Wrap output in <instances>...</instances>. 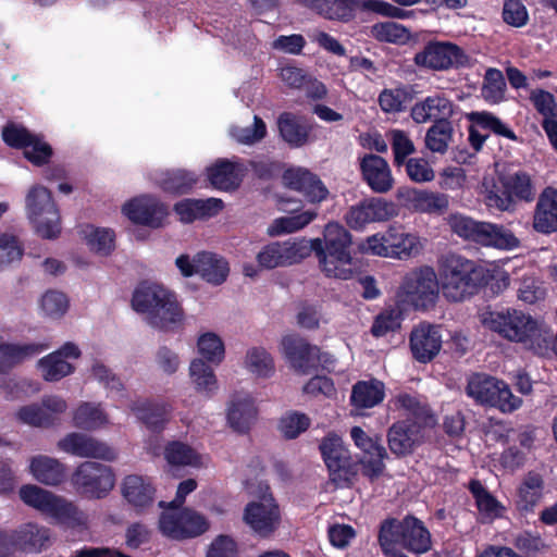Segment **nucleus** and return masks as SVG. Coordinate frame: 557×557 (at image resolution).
<instances>
[{
	"label": "nucleus",
	"instance_id": "19",
	"mask_svg": "<svg viewBox=\"0 0 557 557\" xmlns=\"http://www.w3.org/2000/svg\"><path fill=\"white\" fill-rule=\"evenodd\" d=\"M418 65L433 70H446L451 66L465 65L467 55L456 45L450 42L431 41L414 57Z\"/></svg>",
	"mask_w": 557,
	"mask_h": 557
},
{
	"label": "nucleus",
	"instance_id": "58",
	"mask_svg": "<svg viewBox=\"0 0 557 557\" xmlns=\"http://www.w3.org/2000/svg\"><path fill=\"white\" fill-rule=\"evenodd\" d=\"M388 138L394 152V164L396 166L404 165L405 161H407V157L412 154L416 150L412 140L400 129L389 131Z\"/></svg>",
	"mask_w": 557,
	"mask_h": 557
},
{
	"label": "nucleus",
	"instance_id": "10",
	"mask_svg": "<svg viewBox=\"0 0 557 557\" xmlns=\"http://www.w3.org/2000/svg\"><path fill=\"white\" fill-rule=\"evenodd\" d=\"M466 393L478 404L496 407L502 412H512L522 404L521 398L515 396L504 381L481 373L468 380Z\"/></svg>",
	"mask_w": 557,
	"mask_h": 557
},
{
	"label": "nucleus",
	"instance_id": "18",
	"mask_svg": "<svg viewBox=\"0 0 557 557\" xmlns=\"http://www.w3.org/2000/svg\"><path fill=\"white\" fill-rule=\"evenodd\" d=\"M58 448L81 458H94L104 461L116 459V451L107 443L83 433L72 432L58 442Z\"/></svg>",
	"mask_w": 557,
	"mask_h": 557
},
{
	"label": "nucleus",
	"instance_id": "1",
	"mask_svg": "<svg viewBox=\"0 0 557 557\" xmlns=\"http://www.w3.org/2000/svg\"><path fill=\"white\" fill-rule=\"evenodd\" d=\"M323 235L324 239L309 243H270L259 251L257 261L263 269H274L298 263L313 251L327 277L348 280V231L338 223H329Z\"/></svg>",
	"mask_w": 557,
	"mask_h": 557
},
{
	"label": "nucleus",
	"instance_id": "9",
	"mask_svg": "<svg viewBox=\"0 0 557 557\" xmlns=\"http://www.w3.org/2000/svg\"><path fill=\"white\" fill-rule=\"evenodd\" d=\"M451 231L460 237L471 239L484 246L511 249L519 246V239L508 230L487 222H478L463 215L449 218Z\"/></svg>",
	"mask_w": 557,
	"mask_h": 557
},
{
	"label": "nucleus",
	"instance_id": "37",
	"mask_svg": "<svg viewBox=\"0 0 557 557\" xmlns=\"http://www.w3.org/2000/svg\"><path fill=\"white\" fill-rule=\"evenodd\" d=\"M65 466L55 458L38 455L30 458L29 471L45 485H59L65 480Z\"/></svg>",
	"mask_w": 557,
	"mask_h": 557
},
{
	"label": "nucleus",
	"instance_id": "20",
	"mask_svg": "<svg viewBox=\"0 0 557 557\" xmlns=\"http://www.w3.org/2000/svg\"><path fill=\"white\" fill-rule=\"evenodd\" d=\"M79 357L78 346L72 342H66L58 350L40 358L37 361V368L45 381L58 382L75 371V367L67 360L78 359Z\"/></svg>",
	"mask_w": 557,
	"mask_h": 557
},
{
	"label": "nucleus",
	"instance_id": "14",
	"mask_svg": "<svg viewBox=\"0 0 557 557\" xmlns=\"http://www.w3.org/2000/svg\"><path fill=\"white\" fill-rule=\"evenodd\" d=\"M283 351L292 367L298 372L309 374L320 364L331 370L326 354H321L319 347L310 345L306 339L296 335H286L282 339Z\"/></svg>",
	"mask_w": 557,
	"mask_h": 557
},
{
	"label": "nucleus",
	"instance_id": "56",
	"mask_svg": "<svg viewBox=\"0 0 557 557\" xmlns=\"http://www.w3.org/2000/svg\"><path fill=\"white\" fill-rule=\"evenodd\" d=\"M16 418L25 424L39 428L52 426L57 421L55 417L37 404L21 407L16 412Z\"/></svg>",
	"mask_w": 557,
	"mask_h": 557
},
{
	"label": "nucleus",
	"instance_id": "21",
	"mask_svg": "<svg viewBox=\"0 0 557 557\" xmlns=\"http://www.w3.org/2000/svg\"><path fill=\"white\" fill-rule=\"evenodd\" d=\"M123 213L135 224L157 228L169 214L168 207L156 197H136L123 206Z\"/></svg>",
	"mask_w": 557,
	"mask_h": 557
},
{
	"label": "nucleus",
	"instance_id": "5",
	"mask_svg": "<svg viewBox=\"0 0 557 557\" xmlns=\"http://www.w3.org/2000/svg\"><path fill=\"white\" fill-rule=\"evenodd\" d=\"M21 500L52 519L55 523L71 529L86 527L87 516L74 503L34 484H25L18 491Z\"/></svg>",
	"mask_w": 557,
	"mask_h": 557
},
{
	"label": "nucleus",
	"instance_id": "2",
	"mask_svg": "<svg viewBox=\"0 0 557 557\" xmlns=\"http://www.w3.org/2000/svg\"><path fill=\"white\" fill-rule=\"evenodd\" d=\"M438 281L443 296L451 302L475 295L488 281V271L460 255L446 253L438 259Z\"/></svg>",
	"mask_w": 557,
	"mask_h": 557
},
{
	"label": "nucleus",
	"instance_id": "4",
	"mask_svg": "<svg viewBox=\"0 0 557 557\" xmlns=\"http://www.w3.org/2000/svg\"><path fill=\"white\" fill-rule=\"evenodd\" d=\"M481 323L503 337L523 343L535 354L543 355L549 345L550 335L529 314L518 310L504 312L483 311Z\"/></svg>",
	"mask_w": 557,
	"mask_h": 557
},
{
	"label": "nucleus",
	"instance_id": "46",
	"mask_svg": "<svg viewBox=\"0 0 557 557\" xmlns=\"http://www.w3.org/2000/svg\"><path fill=\"white\" fill-rule=\"evenodd\" d=\"M329 20H348V0H294Z\"/></svg>",
	"mask_w": 557,
	"mask_h": 557
},
{
	"label": "nucleus",
	"instance_id": "12",
	"mask_svg": "<svg viewBox=\"0 0 557 557\" xmlns=\"http://www.w3.org/2000/svg\"><path fill=\"white\" fill-rule=\"evenodd\" d=\"M178 511H163L159 518L160 532L172 540L194 539L209 530L208 519L188 507H181Z\"/></svg>",
	"mask_w": 557,
	"mask_h": 557
},
{
	"label": "nucleus",
	"instance_id": "42",
	"mask_svg": "<svg viewBox=\"0 0 557 557\" xmlns=\"http://www.w3.org/2000/svg\"><path fill=\"white\" fill-rule=\"evenodd\" d=\"M499 181L508 189L510 197L520 200L531 201L535 193L529 174L522 171L499 172Z\"/></svg>",
	"mask_w": 557,
	"mask_h": 557
},
{
	"label": "nucleus",
	"instance_id": "30",
	"mask_svg": "<svg viewBox=\"0 0 557 557\" xmlns=\"http://www.w3.org/2000/svg\"><path fill=\"white\" fill-rule=\"evenodd\" d=\"M533 228L541 234L557 232V189L546 187L539 196L533 214Z\"/></svg>",
	"mask_w": 557,
	"mask_h": 557
},
{
	"label": "nucleus",
	"instance_id": "17",
	"mask_svg": "<svg viewBox=\"0 0 557 557\" xmlns=\"http://www.w3.org/2000/svg\"><path fill=\"white\" fill-rule=\"evenodd\" d=\"M350 437L359 450L355 456L363 473L370 478L380 475L385 467L384 459L387 457L380 437H371L360 426L350 430Z\"/></svg>",
	"mask_w": 557,
	"mask_h": 557
},
{
	"label": "nucleus",
	"instance_id": "36",
	"mask_svg": "<svg viewBox=\"0 0 557 557\" xmlns=\"http://www.w3.org/2000/svg\"><path fill=\"white\" fill-rule=\"evenodd\" d=\"M453 103L442 95H434L417 102L411 109V117L416 123H426L434 120V123L453 115Z\"/></svg>",
	"mask_w": 557,
	"mask_h": 557
},
{
	"label": "nucleus",
	"instance_id": "39",
	"mask_svg": "<svg viewBox=\"0 0 557 557\" xmlns=\"http://www.w3.org/2000/svg\"><path fill=\"white\" fill-rule=\"evenodd\" d=\"M136 417L152 432H160L166 422V406L151 400H137L131 405Z\"/></svg>",
	"mask_w": 557,
	"mask_h": 557
},
{
	"label": "nucleus",
	"instance_id": "48",
	"mask_svg": "<svg viewBox=\"0 0 557 557\" xmlns=\"http://www.w3.org/2000/svg\"><path fill=\"white\" fill-rule=\"evenodd\" d=\"M394 401L397 407L409 411L410 417L408 419H410L411 422L422 423L423 425L436 424V420L430 408L421 404L416 397L401 393L395 397Z\"/></svg>",
	"mask_w": 557,
	"mask_h": 557
},
{
	"label": "nucleus",
	"instance_id": "25",
	"mask_svg": "<svg viewBox=\"0 0 557 557\" xmlns=\"http://www.w3.org/2000/svg\"><path fill=\"white\" fill-rule=\"evenodd\" d=\"M398 214L394 202L383 198H368L350 208V227L361 228L371 222H384Z\"/></svg>",
	"mask_w": 557,
	"mask_h": 557
},
{
	"label": "nucleus",
	"instance_id": "54",
	"mask_svg": "<svg viewBox=\"0 0 557 557\" xmlns=\"http://www.w3.org/2000/svg\"><path fill=\"white\" fill-rule=\"evenodd\" d=\"M164 457L173 466H196L199 462V456L187 444L178 441L169 443L164 448Z\"/></svg>",
	"mask_w": 557,
	"mask_h": 557
},
{
	"label": "nucleus",
	"instance_id": "3",
	"mask_svg": "<svg viewBox=\"0 0 557 557\" xmlns=\"http://www.w3.org/2000/svg\"><path fill=\"white\" fill-rule=\"evenodd\" d=\"M132 308L147 314V322L160 331H175L184 320L176 295L157 283L141 282L133 292Z\"/></svg>",
	"mask_w": 557,
	"mask_h": 557
},
{
	"label": "nucleus",
	"instance_id": "63",
	"mask_svg": "<svg viewBox=\"0 0 557 557\" xmlns=\"http://www.w3.org/2000/svg\"><path fill=\"white\" fill-rule=\"evenodd\" d=\"M372 34L376 39L389 42H401L409 37L407 29L395 22H385L373 25Z\"/></svg>",
	"mask_w": 557,
	"mask_h": 557
},
{
	"label": "nucleus",
	"instance_id": "8",
	"mask_svg": "<svg viewBox=\"0 0 557 557\" xmlns=\"http://www.w3.org/2000/svg\"><path fill=\"white\" fill-rule=\"evenodd\" d=\"M27 215L36 233L45 239H55L61 233V215L51 191L44 186H34L26 196Z\"/></svg>",
	"mask_w": 557,
	"mask_h": 557
},
{
	"label": "nucleus",
	"instance_id": "7",
	"mask_svg": "<svg viewBox=\"0 0 557 557\" xmlns=\"http://www.w3.org/2000/svg\"><path fill=\"white\" fill-rule=\"evenodd\" d=\"M379 544L381 547L400 545L401 547L422 554L431 548V534L419 519L407 516L403 521L395 518L385 519L380 527Z\"/></svg>",
	"mask_w": 557,
	"mask_h": 557
},
{
	"label": "nucleus",
	"instance_id": "40",
	"mask_svg": "<svg viewBox=\"0 0 557 557\" xmlns=\"http://www.w3.org/2000/svg\"><path fill=\"white\" fill-rule=\"evenodd\" d=\"M484 189V201L488 208L499 211H509L513 209L515 202L509 191L499 181V172L496 176H485L482 182Z\"/></svg>",
	"mask_w": 557,
	"mask_h": 557
},
{
	"label": "nucleus",
	"instance_id": "26",
	"mask_svg": "<svg viewBox=\"0 0 557 557\" xmlns=\"http://www.w3.org/2000/svg\"><path fill=\"white\" fill-rule=\"evenodd\" d=\"M413 358L422 363L432 361L442 348V336L438 326L421 323L416 326L409 338Z\"/></svg>",
	"mask_w": 557,
	"mask_h": 557
},
{
	"label": "nucleus",
	"instance_id": "60",
	"mask_svg": "<svg viewBox=\"0 0 557 557\" xmlns=\"http://www.w3.org/2000/svg\"><path fill=\"white\" fill-rule=\"evenodd\" d=\"M40 308L47 317L61 318L69 309V299L58 290L46 292L40 300Z\"/></svg>",
	"mask_w": 557,
	"mask_h": 557
},
{
	"label": "nucleus",
	"instance_id": "13",
	"mask_svg": "<svg viewBox=\"0 0 557 557\" xmlns=\"http://www.w3.org/2000/svg\"><path fill=\"white\" fill-rule=\"evenodd\" d=\"M71 480L81 495L88 498H102L113 488L115 475L106 465L84 461L76 468Z\"/></svg>",
	"mask_w": 557,
	"mask_h": 557
},
{
	"label": "nucleus",
	"instance_id": "23",
	"mask_svg": "<svg viewBox=\"0 0 557 557\" xmlns=\"http://www.w3.org/2000/svg\"><path fill=\"white\" fill-rule=\"evenodd\" d=\"M362 180L375 194H387L395 186V178L388 162L381 156L367 153L360 159Z\"/></svg>",
	"mask_w": 557,
	"mask_h": 557
},
{
	"label": "nucleus",
	"instance_id": "57",
	"mask_svg": "<svg viewBox=\"0 0 557 557\" xmlns=\"http://www.w3.org/2000/svg\"><path fill=\"white\" fill-rule=\"evenodd\" d=\"M34 133L29 132L25 126L9 122L7 123L1 133L3 143L10 148L23 150L32 144L30 139Z\"/></svg>",
	"mask_w": 557,
	"mask_h": 557
},
{
	"label": "nucleus",
	"instance_id": "33",
	"mask_svg": "<svg viewBox=\"0 0 557 557\" xmlns=\"http://www.w3.org/2000/svg\"><path fill=\"white\" fill-rule=\"evenodd\" d=\"M15 549L40 553L49 546L50 530L35 523H26L12 531Z\"/></svg>",
	"mask_w": 557,
	"mask_h": 557
},
{
	"label": "nucleus",
	"instance_id": "24",
	"mask_svg": "<svg viewBox=\"0 0 557 557\" xmlns=\"http://www.w3.org/2000/svg\"><path fill=\"white\" fill-rule=\"evenodd\" d=\"M282 178L288 188L301 193L312 203L321 202L329 195L327 188L319 176L305 168L287 169Z\"/></svg>",
	"mask_w": 557,
	"mask_h": 557
},
{
	"label": "nucleus",
	"instance_id": "50",
	"mask_svg": "<svg viewBox=\"0 0 557 557\" xmlns=\"http://www.w3.org/2000/svg\"><path fill=\"white\" fill-rule=\"evenodd\" d=\"M506 82L503 73L497 69H487L481 89L482 97L491 103H498L504 100Z\"/></svg>",
	"mask_w": 557,
	"mask_h": 557
},
{
	"label": "nucleus",
	"instance_id": "52",
	"mask_svg": "<svg viewBox=\"0 0 557 557\" xmlns=\"http://www.w3.org/2000/svg\"><path fill=\"white\" fill-rule=\"evenodd\" d=\"M32 144L23 149V157L34 166L48 165L53 157V149L50 144L44 140L41 135L35 134Z\"/></svg>",
	"mask_w": 557,
	"mask_h": 557
},
{
	"label": "nucleus",
	"instance_id": "43",
	"mask_svg": "<svg viewBox=\"0 0 557 557\" xmlns=\"http://www.w3.org/2000/svg\"><path fill=\"white\" fill-rule=\"evenodd\" d=\"M197 177L193 172L186 170H168L159 180L161 189L173 195L188 194L196 184Z\"/></svg>",
	"mask_w": 557,
	"mask_h": 557
},
{
	"label": "nucleus",
	"instance_id": "31",
	"mask_svg": "<svg viewBox=\"0 0 557 557\" xmlns=\"http://www.w3.org/2000/svg\"><path fill=\"white\" fill-rule=\"evenodd\" d=\"M384 397L385 386L383 382L376 379L357 382L350 394V403L355 406V409L350 410V416L362 417V409L380 405Z\"/></svg>",
	"mask_w": 557,
	"mask_h": 557
},
{
	"label": "nucleus",
	"instance_id": "28",
	"mask_svg": "<svg viewBox=\"0 0 557 557\" xmlns=\"http://www.w3.org/2000/svg\"><path fill=\"white\" fill-rule=\"evenodd\" d=\"M277 128L283 140L292 148H300L311 140L313 123L301 115L283 112L277 117Z\"/></svg>",
	"mask_w": 557,
	"mask_h": 557
},
{
	"label": "nucleus",
	"instance_id": "6",
	"mask_svg": "<svg viewBox=\"0 0 557 557\" xmlns=\"http://www.w3.org/2000/svg\"><path fill=\"white\" fill-rule=\"evenodd\" d=\"M421 246L419 238L405 231L399 224H392L384 233L369 236L356 244L362 255L405 260L417 256Z\"/></svg>",
	"mask_w": 557,
	"mask_h": 557
},
{
	"label": "nucleus",
	"instance_id": "27",
	"mask_svg": "<svg viewBox=\"0 0 557 557\" xmlns=\"http://www.w3.org/2000/svg\"><path fill=\"white\" fill-rule=\"evenodd\" d=\"M246 171L247 168L238 161L218 159L206 169V174L215 189L233 191L240 186Z\"/></svg>",
	"mask_w": 557,
	"mask_h": 557
},
{
	"label": "nucleus",
	"instance_id": "47",
	"mask_svg": "<svg viewBox=\"0 0 557 557\" xmlns=\"http://www.w3.org/2000/svg\"><path fill=\"white\" fill-rule=\"evenodd\" d=\"M453 125L446 120L442 119L435 122L425 134V146L432 152L445 153L453 137Z\"/></svg>",
	"mask_w": 557,
	"mask_h": 557
},
{
	"label": "nucleus",
	"instance_id": "55",
	"mask_svg": "<svg viewBox=\"0 0 557 557\" xmlns=\"http://www.w3.org/2000/svg\"><path fill=\"white\" fill-rule=\"evenodd\" d=\"M198 351L209 362L219 364L224 359V344L222 339L212 332L202 334L198 338Z\"/></svg>",
	"mask_w": 557,
	"mask_h": 557
},
{
	"label": "nucleus",
	"instance_id": "45",
	"mask_svg": "<svg viewBox=\"0 0 557 557\" xmlns=\"http://www.w3.org/2000/svg\"><path fill=\"white\" fill-rule=\"evenodd\" d=\"M543 479L539 473L529 472L519 487L517 502L521 511L531 510L542 497Z\"/></svg>",
	"mask_w": 557,
	"mask_h": 557
},
{
	"label": "nucleus",
	"instance_id": "32",
	"mask_svg": "<svg viewBox=\"0 0 557 557\" xmlns=\"http://www.w3.org/2000/svg\"><path fill=\"white\" fill-rule=\"evenodd\" d=\"M255 399L249 394L236 393L233 395L227 409L230 426L238 433H247L257 418Z\"/></svg>",
	"mask_w": 557,
	"mask_h": 557
},
{
	"label": "nucleus",
	"instance_id": "53",
	"mask_svg": "<svg viewBox=\"0 0 557 557\" xmlns=\"http://www.w3.org/2000/svg\"><path fill=\"white\" fill-rule=\"evenodd\" d=\"M246 367L258 376L269 377L274 372V362L271 355L260 347H253L247 351Z\"/></svg>",
	"mask_w": 557,
	"mask_h": 557
},
{
	"label": "nucleus",
	"instance_id": "41",
	"mask_svg": "<svg viewBox=\"0 0 557 557\" xmlns=\"http://www.w3.org/2000/svg\"><path fill=\"white\" fill-rule=\"evenodd\" d=\"M81 234L92 251L99 255L108 256L115 247V233L111 228L95 227L87 224L82 227Z\"/></svg>",
	"mask_w": 557,
	"mask_h": 557
},
{
	"label": "nucleus",
	"instance_id": "22",
	"mask_svg": "<svg viewBox=\"0 0 557 557\" xmlns=\"http://www.w3.org/2000/svg\"><path fill=\"white\" fill-rule=\"evenodd\" d=\"M343 438L331 433L325 436L319 448L330 472L331 481L339 487L348 485V457L344 456Z\"/></svg>",
	"mask_w": 557,
	"mask_h": 557
},
{
	"label": "nucleus",
	"instance_id": "44",
	"mask_svg": "<svg viewBox=\"0 0 557 557\" xmlns=\"http://www.w3.org/2000/svg\"><path fill=\"white\" fill-rule=\"evenodd\" d=\"M189 375L197 392L211 396L218 389V380L214 371L202 359H194L191 361Z\"/></svg>",
	"mask_w": 557,
	"mask_h": 557
},
{
	"label": "nucleus",
	"instance_id": "49",
	"mask_svg": "<svg viewBox=\"0 0 557 557\" xmlns=\"http://www.w3.org/2000/svg\"><path fill=\"white\" fill-rule=\"evenodd\" d=\"M317 216V211L307 210L290 216L277 218L268 228L270 236L294 233L307 226Z\"/></svg>",
	"mask_w": 557,
	"mask_h": 557
},
{
	"label": "nucleus",
	"instance_id": "64",
	"mask_svg": "<svg viewBox=\"0 0 557 557\" xmlns=\"http://www.w3.org/2000/svg\"><path fill=\"white\" fill-rule=\"evenodd\" d=\"M236 541L227 534L218 535L209 545L206 557H237Z\"/></svg>",
	"mask_w": 557,
	"mask_h": 557
},
{
	"label": "nucleus",
	"instance_id": "61",
	"mask_svg": "<svg viewBox=\"0 0 557 557\" xmlns=\"http://www.w3.org/2000/svg\"><path fill=\"white\" fill-rule=\"evenodd\" d=\"M401 312L398 308H388L383 310L372 325L374 336H384L388 332H394L400 327Z\"/></svg>",
	"mask_w": 557,
	"mask_h": 557
},
{
	"label": "nucleus",
	"instance_id": "38",
	"mask_svg": "<svg viewBox=\"0 0 557 557\" xmlns=\"http://www.w3.org/2000/svg\"><path fill=\"white\" fill-rule=\"evenodd\" d=\"M198 274L208 283L221 285L224 283L230 273L228 262L209 251H200L196 255Z\"/></svg>",
	"mask_w": 557,
	"mask_h": 557
},
{
	"label": "nucleus",
	"instance_id": "62",
	"mask_svg": "<svg viewBox=\"0 0 557 557\" xmlns=\"http://www.w3.org/2000/svg\"><path fill=\"white\" fill-rule=\"evenodd\" d=\"M410 100V92L406 88L385 89L379 97L380 106L385 112H399Z\"/></svg>",
	"mask_w": 557,
	"mask_h": 557
},
{
	"label": "nucleus",
	"instance_id": "51",
	"mask_svg": "<svg viewBox=\"0 0 557 557\" xmlns=\"http://www.w3.org/2000/svg\"><path fill=\"white\" fill-rule=\"evenodd\" d=\"M106 422V416L99 406L89 403L81 405L74 412L73 423L82 430H95Z\"/></svg>",
	"mask_w": 557,
	"mask_h": 557
},
{
	"label": "nucleus",
	"instance_id": "34",
	"mask_svg": "<svg viewBox=\"0 0 557 557\" xmlns=\"http://www.w3.org/2000/svg\"><path fill=\"white\" fill-rule=\"evenodd\" d=\"M398 195H404L407 206L417 212L441 214L448 208V198L444 194L411 188Z\"/></svg>",
	"mask_w": 557,
	"mask_h": 557
},
{
	"label": "nucleus",
	"instance_id": "35",
	"mask_svg": "<svg viewBox=\"0 0 557 557\" xmlns=\"http://www.w3.org/2000/svg\"><path fill=\"white\" fill-rule=\"evenodd\" d=\"M122 493L137 511H143L153 504L156 488L143 476L132 474L124 479Z\"/></svg>",
	"mask_w": 557,
	"mask_h": 557
},
{
	"label": "nucleus",
	"instance_id": "59",
	"mask_svg": "<svg viewBox=\"0 0 557 557\" xmlns=\"http://www.w3.org/2000/svg\"><path fill=\"white\" fill-rule=\"evenodd\" d=\"M310 426V419L305 414L293 411L282 417L278 423V429L283 436L287 440L296 438L300 433L305 432Z\"/></svg>",
	"mask_w": 557,
	"mask_h": 557
},
{
	"label": "nucleus",
	"instance_id": "16",
	"mask_svg": "<svg viewBox=\"0 0 557 557\" xmlns=\"http://www.w3.org/2000/svg\"><path fill=\"white\" fill-rule=\"evenodd\" d=\"M434 425L411 422L410 419L396 421L387 430L389 450L397 457L411 455L425 441V432Z\"/></svg>",
	"mask_w": 557,
	"mask_h": 557
},
{
	"label": "nucleus",
	"instance_id": "11",
	"mask_svg": "<svg viewBox=\"0 0 557 557\" xmlns=\"http://www.w3.org/2000/svg\"><path fill=\"white\" fill-rule=\"evenodd\" d=\"M441 285L433 268L421 267L409 272L403 280L400 290L416 309L425 310L435 305Z\"/></svg>",
	"mask_w": 557,
	"mask_h": 557
},
{
	"label": "nucleus",
	"instance_id": "15",
	"mask_svg": "<svg viewBox=\"0 0 557 557\" xmlns=\"http://www.w3.org/2000/svg\"><path fill=\"white\" fill-rule=\"evenodd\" d=\"M244 522L260 537H270L278 528L281 511L272 494L262 497L261 502H250L246 505Z\"/></svg>",
	"mask_w": 557,
	"mask_h": 557
},
{
	"label": "nucleus",
	"instance_id": "29",
	"mask_svg": "<svg viewBox=\"0 0 557 557\" xmlns=\"http://www.w3.org/2000/svg\"><path fill=\"white\" fill-rule=\"evenodd\" d=\"M49 348L46 343H0V373L7 374L12 369Z\"/></svg>",
	"mask_w": 557,
	"mask_h": 557
}]
</instances>
